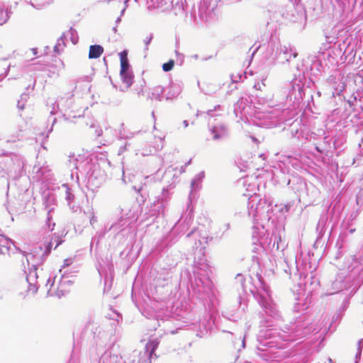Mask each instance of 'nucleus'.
Returning <instances> with one entry per match:
<instances>
[{
	"label": "nucleus",
	"instance_id": "obj_1",
	"mask_svg": "<svg viewBox=\"0 0 363 363\" xmlns=\"http://www.w3.org/2000/svg\"><path fill=\"white\" fill-rule=\"evenodd\" d=\"M120 57V62H121V70L120 73H124L129 71V62L128 58V52L127 50H123V52L119 53Z\"/></svg>",
	"mask_w": 363,
	"mask_h": 363
},
{
	"label": "nucleus",
	"instance_id": "obj_2",
	"mask_svg": "<svg viewBox=\"0 0 363 363\" xmlns=\"http://www.w3.org/2000/svg\"><path fill=\"white\" fill-rule=\"evenodd\" d=\"M104 52V48L99 45H93L89 47V58H99Z\"/></svg>",
	"mask_w": 363,
	"mask_h": 363
},
{
	"label": "nucleus",
	"instance_id": "obj_3",
	"mask_svg": "<svg viewBox=\"0 0 363 363\" xmlns=\"http://www.w3.org/2000/svg\"><path fill=\"white\" fill-rule=\"evenodd\" d=\"M11 242L3 235H0V254H9Z\"/></svg>",
	"mask_w": 363,
	"mask_h": 363
},
{
	"label": "nucleus",
	"instance_id": "obj_4",
	"mask_svg": "<svg viewBox=\"0 0 363 363\" xmlns=\"http://www.w3.org/2000/svg\"><path fill=\"white\" fill-rule=\"evenodd\" d=\"M23 285L26 288L25 291L18 292V295L23 298L28 296L30 293L35 294L38 291V288L35 285L30 284L27 282L23 283Z\"/></svg>",
	"mask_w": 363,
	"mask_h": 363
},
{
	"label": "nucleus",
	"instance_id": "obj_5",
	"mask_svg": "<svg viewBox=\"0 0 363 363\" xmlns=\"http://www.w3.org/2000/svg\"><path fill=\"white\" fill-rule=\"evenodd\" d=\"M123 82L125 84L127 88L131 86L134 79V75L132 72H126L120 73Z\"/></svg>",
	"mask_w": 363,
	"mask_h": 363
},
{
	"label": "nucleus",
	"instance_id": "obj_6",
	"mask_svg": "<svg viewBox=\"0 0 363 363\" xmlns=\"http://www.w3.org/2000/svg\"><path fill=\"white\" fill-rule=\"evenodd\" d=\"M174 66V60H169L167 62L164 63L162 65V69L164 72H169L171 71Z\"/></svg>",
	"mask_w": 363,
	"mask_h": 363
},
{
	"label": "nucleus",
	"instance_id": "obj_7",
	"mask_svg": "<svg viewBox=\"0 0 363 363\" xmlns=\"http://www.w3.org/2000/svg\"><path fill=\"white\" fill-rule=\"evenodd\" d=\"M9 19L7 11L4 9H0V25L6 23Z\"/></svg>",
	"mask_w": 363,
	"mask_h": 363
},
{
	"label": "nucleus",
	"instance_id": "obj_8",
	"mask_svg": "<svg viewBox=\"0 0 363 363\" xmlns=\"http://www.w3.org/2000/svg\"><path fill=\"white\" fill-rule=\"evenodd\" d=\"M254 88L257 90H262V85L259 83L255 84Z\"/></svg>",
	"mask_w": 363,
	"mask_h": 363
},
{
	"label": "nucleus",
	"instance_id": "obj_9",
	"mask_svg": "<svg viewBox=\"0 0 363 363\" xmlns=\"http://www.w3.org/2000/svg\"><path fill=\"white\" fill-rule=\"evenodd\" d=\"M213 138L214 140H217V139L220 138V135H219V134H218V133H214V135H213Z\"/></svg>",
	"mask_w": 363,
	"mask_h": 363
},
{
	"label": "nucleus",
	"instance_id": "obj_10",
	"mask_svg": "<svg viewBox=\"0 0 363 363\" xmlns=\"http://www.w3.org/2000/svg\"><path fill=\"white\" fill-rule=\"evenodd\" d=\"M31 51H32V52H33V54L34 55H37V53H38V50H37V48H33V49H31Z\"/></svg>",
	"mask_w": 363,
	"mask_h": 363
},
{
	"label": "nucleus",
	"instance_id": "obj_11",
	"mask_svg": "<svg viewBox=\"0 0 363 363\" xmlns=\"http://www.w3.org/2000/svg\"><path fill=\"white\" fill-rule=\"evenodd\" d=\"M330 80L331 82H335V77H331V78L330 79Z\"/></svg>",
	"mask_w": 363,
	"mask_h": 363
},
{
	"label": "nucleus",
	"instance_id": "obj_12",
	"mask_svg": "<svg viewBox=\"0 0 363 363\" xmlns=\"http://www.w3.org/2000/svg\"><path fill=\"white\" fill-rule=\"evenodd\" d=\"M184 125H185V126H187V123H186V121H184Z\"/></svg>",
	"mask_w": 363,
	"mask_h": 363
}]
</instances>
